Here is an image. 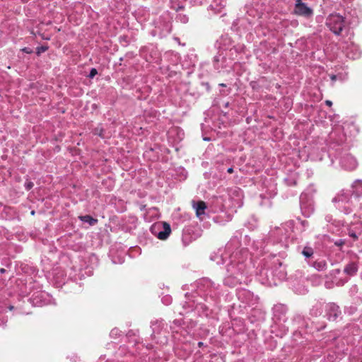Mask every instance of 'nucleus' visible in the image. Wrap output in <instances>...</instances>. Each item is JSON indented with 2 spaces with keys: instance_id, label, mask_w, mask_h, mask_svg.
Segmentation results:
<instances>
[{
  "instance_id": "obj_5",
  "label": "nucleus",
  "mask_w": 362,
  "mask_h": 362,
  "mask_svg": "<svg viewBox=\"0 0 362 362\" xmlns=\"http://www.w3.org/2000/svg\"><path fill=\"white\" fill-rule=\"evenodd\" d=\"M357 271H358V265L355 262H351V263L348 264L344 269V273L346 274L347 275H350V276H353V275L356 274Z\"/></svg>"
},
{
  "instance_id": "obj_20",
  "label": "nucleus",
  "mask_w": 362,
  "mask_h": 362,
  "mask_svg": "<svg viewBox=\"0 0 362 362\" xmlns=\"http://www.w3.org/2000/svg\"><path fill=\"white\" fill-rule=\"evenodd\" d=\"M0 272H1V273H4V272H5V269L2 268V269H0Z\"/></svg>"
},
{
  "instance_id": "obj_14",
  "label": "nucleus",
  "mask_w": 362,
  "mask_h": 362,
  "mask_svg": "<svg viewBox=\"0 0 362 362\" xmlns=\"http://www.w3.org/2000/svg\"><path fill=\"white\" fill-rule=\"evenodd\" d=\"M24 52H26V53H31L32 51L29 49V48H27V47H25L22 49Z\"/></svg>"
},
{
  "instance_id": "obj_2",
  "label": "nucleus",
  "mask_w": 362,
  "mask_h": 362,
  "mask_svg": "<svg viewBox=\"0 0 362 362\" xmlns=\"http://www.w3.org/2000/svg\"><path fill=\"white\" fill-rule=\"evenodd\" d=\"M151 232L161 240H166L171 233V228L167 222H158L151 228Z\"/></svg>"
},
{
  "instance_id": "obj_21",
  "label": "nucleus",
  "mask_w": 362,
  "mask_h": 362,
  "mask_svg": "<svg viewBox=\"0 0 362 362\" xmlns=\"http://www.w3.org/2000/svg\"><path fill=\"white\" fill-rule=\"evenodd\" d=\"M115 332H117V330H112L111 334H114Z\"/></svg>"
},
{
  "instance_id": "obj_24",
  "label": "nucleus",
  "mask_w": 362,
  "mask_h": 362,
  "mask_svg": "<svg viewBox=\"0 0 362 362\" xmlns=\"http://www.w3.org/2000/svg\"><path fill=\"white\" fill-rule=\"evenodd\" d=\"M9 308H10V310H12L13 308V307L11 306Z\"/></svg>"
},
{
  "instance_id": "obj_6",
  "label": "nucleus",
  "mask_w": 362,
  "mask_h": 362,
  "mask_svg": "<svg viewBox=\"0 0 362 362\" xmlns=\"http://www.w3.org/2000/svg\"><path fill=\"white\" fill-rule=\"evenodd\" d=\"M313 267L318 271H323L327 268V263L325 260H317L313 263Z\"/></svg>"
},
{
  "instance_id": "obj_11",
  "label": "nucleus",
  "mask_w": 362,
  "mask_h": 362,
  "mask_svg": "<svg viewBox=\"0 0 362 362\" xmlns=\"http://www.w3.org/2000/svg\"><path fill=\"white\" fill-rule=\"evenodd\" d=\"M33 183L30 181L29 182H27L25 184V187L26 188L27 190H30V189H32V187H33Z\"/></svg>"
},
{
  "instance_id": "obj_17",
  "label": "nucleus",
  "mask_w": 362,
  "mask_h": 362,
  "mask_svg": "<svg viewBox=\"0 0 362 362\" xmlns=\"http://www.w3.org/2000/svg\"><path fill=\"white\" fill-rule=\"evenodd\" d=\"M227 172L228 173H232L233 172V169L232 168H229L228 170H227Z\"/></svg>"
},
{
  "instance_id": "obj_13",
  "label": "nucleus",
  "mask_w": 362,
  "mask_h": 362,
  "mask_svg": "<svg viewBox=\"0 0 362 362\" xmlns=\"http://www.w3.org/2000/svg\"><path fill=\"white\" fill-rule=\"evenodd\" d=\"M344 244V242L343 240H339L335 243V245L337 246H341Z\"/></svg>"
},
{
  "instance_id": "obj_1",
  "label": "nucleus",
  "mask_w": 362,
  "mask_h": 362,
  "mask_svg": "<svg viewBox=\"0 0 362 362\" xmlns=\"http://www.w3.org/2000/svg\"><path fill=\"white\" fill-rule=\"evenodd\" d=\"M326 25L336 35H339L344 27V18L338 14H331L327 19Z\"/></svg>"
},
{
  "instance_id": "obj_22",
  "label": "nucleus",
  "mask_w": 362,
  "mask_h": 362,
  "mask_svg": "<svg viewBox=\"0 0 362 362\" xmlns=\"http://www.w3.org/2000/svg\"><path fill=\"white\" fill-rule=\"evenodd\" d=\"M220 85H221V86H226V85H225V84H223V83H221V84H220Z\"/></svg>"
},
{
  "instance_id": "obj_10",
  "label": "nucleus",
  "mask_w": 362,
  "mask_h": 362,
  "mask_svg": "<svg viewBox=\"0 0 362 362\" xmlns=\"http://www.w3.org/2000/svg\"><path fill=\"white\" fill-rule=\"evenodd\" d=\"M97 73H98L97 70L95 68H93L90 70L88 76L92 78H93L97 74Z\"/></svg>"
},
{
  "instance_id": "obj_7",
  "label": "nucleus",
  "mask_w": 362,
  "mask_h": 362,
  "mask_svg": "<svg viewBox=\"0 0 362 362\" xmlns=\"http://www.w3.org/2000/svg\"><path fill=\"white\" fill-rule=\"evenodd\" d=\"M81 220L83 222L88 223L90 226H93L97 223L98 220L93 218L89 215H86L80 217Z\"/></svg>"
},
{
  "instance_id": "obj_4",
  "label": "nucleus",
  "mask_w": 362,
  "mask_h": 362,
  "mask_svg": "<svg viewBox=\"0 0 362 362\" xmlns=\"http://www.w3.org/2000/svg\"><path fill=\"white\" fill-rule=\"evenodd\" d=\"M192 206L195 209L196 215L200 217L205 214V210L207 208L206 204L204 201L192 202Z\"/></svg>"
},
{
  "instance_id": "obj_18",
  "label": "nucleus",
  "mask_w": 362,
  "mask_h": 362,
  "mask_svg": "<svg viewBox=\"0 0 362 362\" xmlns=\"http://www.w3.org/2000/svg\"><path fill=\"white\" fill-rule=\"evenodd\" d=\"M350 235H351L352 238H354V239H357V236H356V235L355 233H351Z\"/></svg>"
},
{
  "instance_id": "obj_23",
  "label": "nucleus",
  "mask_w": 362,
  "mask_h": 362,
  "mask_svg": "<svg viewBox=\"0 0 362 362\" xmlns=\"http://www.w3.org/2000/svg\"><path fill=\"white\" fill-rule=\"evenodd\" d=\"M31 214L33 215L35 214V211H32Z\"/></svg>"
},
{
  "instance_id": "obj_9",
  "label": "nucleus",
  "mask_w": 362,
  "mask_h": 362,
  "mask_svg": "<svg viewBox=\"0 0 362 362\" xmlns=\"http://www.w3.org/2000/svg\"><path fill=\"white\" fill-rule=\"evenodd\" d=\"M47 49H48V47L47 46L38 47L37 48V54H41L42 52H46Z\"/></svg>"
},
{
  "instance_id": "obj_3",
  "label": "nucleus",
  "mask_w": 362,
  "mask_h": 362,
  "mask_svg": "<svg viewBox=\"0 0 362 362\" xmlns=\"http://www.w3.org/2000/svg\"><path fill=\"white\" fill-rule=\"evenodd\" d=\"M295 13L298 16L308 17L313 14V10L307 6L305 4L303 3L301 0H296Z\"/></svg>"
},
{
  "instance_id": "obj_16",
  "label": "nucleus",
  "mask_w": 362,
  "mask_h": 362,
  "mask_svg": "<svg viewBox=\"0 0 362 362\" xmlns=\"http://www.w3.org/2000/svg\"><path fill=\"white\" fill-rule=\"evenodd\" d=\"M330 78L332 81H335L337 79V76L336 75H332L330 76Z\"/></svg>"
},
{
  "instance_id": "obj_15",
  "label": "nucleus",
  "mask_w": 362,
  "mask_h": 362,
  "mask_svg": "<svg viewBox=\"0 0 362 362\" xmlns=\"http://www.w3.org/2000/svg\"><path fill=\"white\" fill-rule=\"evenodd\" d=\"M325 104L329 106V107H331L332 105V102L330 101V100H326L325 101Z\"/></svg>"
},
{
  "instance_id": "obj_12",
  "label": "nucleus",
  "mask_w": 362,
  "mask_h": 362,
  "mask_svg": "<svg viewBox=\"0 0 362 362\" xmlns=\"http://www.w3.org/2000/svg\"><path fill=\"white\" fill-rule=\"evenodd\" d=\"M95 134H98L101 137H104V135H103V129H100V132H98V130L95 129Z\"/></svg>"
},
{
  "instance_id": "obj_8",
  "label": "nucleus",
  "mask_w": 362,
  "mask_h": 362,
  "mask_svg": "<svg viewBox=\"0 0 362 362\" xmlns=\"http://www.w3.org/2000/svg\"><path fill=\"white\" fill-rule=\"evenodd\" d=\"M302 254L306 257H310L313 255V250L310 247H305Z\"/></svg>"
},
{
  "instance_id": "obj_19",
  "label": "nucleus",
  "mask_w": 362,
  "mask_h": 362,
  "mask_svg": "<svg viewBox=\"0 0 362 362\" xmlns=\"http://www.w3.org/2000/svg\"><path fill=\"white\" fill-rule=\"evenodd\" d=\"M198 346H199V347L202 346H203V342L199 341V342L198 343Z\"/></svg>"
}]
</instances>
